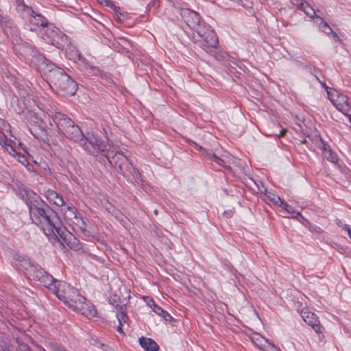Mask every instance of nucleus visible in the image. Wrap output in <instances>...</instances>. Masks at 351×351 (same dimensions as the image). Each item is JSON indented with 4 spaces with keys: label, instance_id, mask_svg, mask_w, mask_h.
Listing matches in <instances>:
<instances>
[{
    "label": "nucleus",
    "instance_id": "nucleus-1",
    "mask_svg": "<svg viewBox=\"0 0 351 351\" xmlns=\"http://www.w3.org/2000/svg\"><path fill=\"white\" fill-rule=\"evenodd\" d=\"M25 202L32 221L40 227L46 236L58 239L56 234H60L61 223L56 213L33 191L27 193Z\"/></svg>",
    "mask_w": 351,
    "mask_h": 351
},
{
    "label": "nucleus",
    "instance_id": "nucleus-2",
    "mask_svg": "<svg viewBox=\"0 0 351 351\" xmlns=\"http://www.w3.org/2000/svg\"><path fill=\"white\" fill-rule=\"evenodd\" d=\"M51 291L69 308L87 317H93L97 311L95 306L82 295L77 289L65 282L60 281L57 287H50Z\"/></svg>",
    "mask_w": 351,
    "mask_h": 351
},
{
    "label": "nucleus",
    "instance_id": "nucleus-3",
    "mask_svg": "<svg viewBox=\"0 0 351 351\" xmlns=\"http://www.w3.org/2000/svg\"><path fill=\"white\" fill-rule=\"evenodd\" d=\"M64 135L67 138L78 143L80 146L90 153H94L96 149L105 151L106 149V143L93 134H87V136H85L80 127L75 123L66 128Z\"/></svg>",
    "mask_w": 351,
    "mask_h": 351
},
{
    "label": "nucleus",
    "instance_id": "nucleus-4",
    "mask_svg": "<svg viewBox=\"0 0 351 351\" xmlns=\"http://www.w3.org/2000/svg\"><path fill=\"white\" fill-rule=\"evenodd\" d=\"M106 145V157L109 162L114 167L116 170L121 173L124 177L130 179H137L138 172L132 166L128 158L121 152L112 147L109 144Z\"/></svg>",
    "mask_w": 351,
    "mask_h": 351
},
{
    "label": "nucleus",
    "instance_id": "nucleus-5",
    "mask_svg": "<svg viewBox=\"0 0 351 351\" xmlns=\"http://www.w3.org/2000/svg\"><path fill=\"white\" fill-rule=\"evenodd\" d=\"M49 77L60 94L73 95L77 89V83L60 68L50 70Z\"/></svg>",
    "mask_w": 351,
    "mask_h": 351
},
{
    "label": "nucleus",
    "instance_id": "nucleus-6",
    "mask_svg": "<svg viewBox=\"0 0 351 351\" xmlns=\"http://www.w3.org/2000/svg\"><path fill=\"white\" fill-rule=\"evenodd\" d=\"M42 38L47 43L58 49H64L68 45V37L52 24L47 25L42 30Z\"/></svg>",
    "mask_w": 351,
    "mask_h": 351
},
{
    "label": "nucleus",
    "instance_id": "nucleus-7",
    "mask_svg": "<svg viewBox=\"0 0 351 351\" xmlns=\"http://www.w3.org/2000/svg\"><path fill=\"white\" fill-rule=\"evenodd\" d=\"M17 9L23 11L25 16L29 17V23L32 31L36 30L37 27H41V30L48 25L47 20L42 15L36 14L31 8L25 5L23 1L17 0Z\"/></svg>",
    "mask_w": 351,
    "mask_h": 351
},
{
    "label": "nucleus",
    "instance_id": "nucleus-8",
    "mask_svg": "<svg viewBox=\"0 0 351 351\" xmlns=\"http://www.w3.org/2000/svg\"><path fill=\"white\" fill-rule=\"evenodd\" d=\"M328 98L335 108L345 115L351 114V102L347 95L340 93L336 90L327 89Z\"/></svg>",
    "mask_w": 351,
    "mask_h": 351
},
{
    "label": "nucleus",
    "instance_id": "nucleus-9",
    "mask_svg": "<svg viewBox=\"0 0 351 351\" xmlns=\"http://www.w3.org/2000/svg\"><path fill=\"white\" fill-rule=\"evenodd\" d=\"M198 35L203 39L202 48L207 52H210L212 48H216L218 39L215 32L210 27L203 25L197 31Z\"/></svg>",
    "mask_w": 351,
    "mask_h": 351
},
{
    "label": "nucleus",
    "instance_id": "nucleus-10",
    "mask_svg": "<svg viewBox=\"0 0 351 351\" xmlns=\"http://www.w3.org/2000/svg\"><path fill=\"white\" fill-rule=\"evenodd\" d=\"M180 15L186 24L192 29L197 31L202 25L199 14L187 8L180 9Z\"/></svg>",
    "mask_w": 351,
    "mask_h": 351
},
{
    "label": "nucleus",
    "instance_id": "nucleus-11",
    "mask_svg": "<svg viewBox=\"0 0 351 351\" xmlns=\"http://www.w3.org/2000/svg\"><path fill=\"white\" fill-rule=\"evenodd\" d=\"M52 120L56 125L58 131L62 132L63 134H64L66 128H69L74 123V121L68 116L61 112H56L52 116Z\"/></svg>",
    "mask_w": 351,
    "mask_h": 351
},
{
    "label": "nucleus",
    "instance_id": "nucleus-12",
    "mask_svg": "<svg viewBox=\"0 0 351 351\" xmlns=\"http://www.w3.org/2000/svg\"><path fill=\"white\" fill-rule=\"evenodd\" d=\"M301 316L304 321L311 326L317 333L322 332V327L319 324V321L317 315L308 310H302Z\"/></svg>",
    "mask_w": 351,
    "mask_h": 351
},
{
    "label": "nucleus",
    "instance_id": "nucleus-13",
    "mask_svg": "<svg viewBox=\"0 0 351 351\" xmlns=\"http://www.w3.org/2000/svg\"><path fill=\"white\" fill-rule=\"evenodd\" d=\"M63 239L65 244L71 250L74 251H80L82 250V244L80 241L71 233L68 232L62 237V231H60L59 234Z\"/></svg>",
    "mask_w": 351,
    "mask_h": 351
},
{
    "label": "nucleus",
    "instance_id": "nucleus-14",
    "mask_svg": "<svg viewBox=\"0 0 351 351\" xmlns=\"http://www.w3.org/2000/svg\"><path fill=\"white\" fill-rule=\"evenodd\" d=\"M14 265L19 271H25L26 275L28 276L31 271V267H34L35 265L27 258L16 256L14 259Z\"/></svg>",
    "mask_w": 351,
    "mask_h": 351
},
{
    "label": "nucleus",
    "instance_id": "nucleus-15",
    "mask_svg": "<svg viewBox=\"0 0 351 351\" xmlns=\"http://www.w3.org/2000/svg\"><path fill=\"white\" fill-rule=\"evenodd\" d=\"M45 197L50 204L57 206H63L65 204L62 196L53 190H47L45 191Z\"/></svg>",
    "mask_w": 351,
    "mask_h": 351
},
{
    "label": "nucleus",
    "instance_id": "nucleus-16",
    "mask_svg": "<svg viewBox=\"0 0 351 351\" xmlns=\"http://www.w3.org/2000/svg\"><path fill=\"white\" fill-rule=\"evenodd\" d=\"M251 339L254 345L260 349H266L269 348L271 350L274 351L275 347L274 345L270 344L268 341L263 336L258 333H254L251 337Z\"/></svg>",
    "mask_w": 351,
    "mask_h": 351
},
{
    "label": "nucleus",
    "instance_id": "nucleus-17",
    "mask_svg": "<svg viewBox=\"0 0 351 351\" xmlns=\"http://www.w3.org/2000/svg\"><path fill=\"white\" fill-rule=\"evenodd\" d=\"M61 212L66 223L69 224L71 220L77 214V209L71 204H64L62 206Z\"/></svg>",
    "mask_w": 351,
    "mask_h": 351
},
{
    "label": "nucleus",
    "instance_id": "nucleus-18",
    "mask_svg": "<svg viewBox=\"0 0 351 351\" xmlns=\"http://www.w3.org/2000/svg\"><path fill=\"white\" fill-rule=\"evenodd\" d=\"M68 225L72 226L74 230L80 231L81 232H84L86 230V224L85 221L78 214H77L72 220H71Z\"/></svg>",
    "mask_w": 351,
    "mask_h": 351
},
{
    "label": "nucleus",
    "instance_id": "nucleus-19",
    "mask_svg": "<svg viewBox=\"0 0 351 351\" xmlns=\"http://www.w3.org/2000/svg\"><path fill=\"white\" fill-rule=\"evenodd\" d=\"M141 346L146 351H158V345L152 339L142 337L138 340Z\"/></svg>",
    "mask_w": 351,
    "mask_h": 351
},
{
    "label": "nucleus",
    "instance_id": "nucleus-20",
    "mask_svg": "<svg viewBox=\"0 0 351 351\" xmlns=\"http://www.w3.org/2000/svg\"><path fill=\"white\" fill-rule=\"evenodd\" d=\"M147 304L152 308L155 313L162 316L166 321H170L171 319V316L167 311L158 306L153 300L149 299Z\"/></svg>",
    "mask_w": 351,
    "mask_h": 351
},
{
    "label": "nucleus",
    "instance_id": "nucleus-21",
    "mask_svg": "<svg viewBox=\"0 0 351 351\" xmlns=\"http://www.w3.org/2000/svg\"><path fill=\"white\" fill-rule=\"evenodd\" d=\"M117 318L119 321V325L117 326V331L119 332L120 333H123V330L128 329L129 327L128 317L124 312L120 311V312L117 313Z\"/></svg>",
    "mask_w": 351,
    "mask_h": 351
},
{
    "label": "nucleus",
    "instance_id": "nucleus-22",
    "mask_svg": "<svg viewBox=\"0 0 351 351\" xmlns=\"http://www.w3.org/2000/svg\"><path fill=\"white\" fill-rule=\"evenodd\" d=\"M322 146L321 149L322 150L323 156L328 161L336 163L338 161L337 156L331 150L327 144L324 143H322Z\"/></svg>",
    "mask_w": 351,
    "mask_h": 351
},
{
    "label": "nucleus",
    "instance_id": "nucleus-23",
    "mask_svg": "<svg viewBox=\"0 0 351 351\" xmlns=\"http://www.w3.org/2000/svg\"><path fill=\"white\" fill-rule=\"evenodd\" d=\"M38 282L51 291L50 287H57L58 282L60 281L56 280L51 275L45 271Z\"/></svg>",
    "mask_w": 351,
    "mask_h": 351
},
{
    "label": "nucleus",
    "instance_id": "nucleus-24",
    "mask_svg": "<svg viewBox=\"0 0 351 351\" xmlns=\"http://www.w3.org/2000/svg\"><path fill=\"white\" fill-rule=\"evenodd\" d=\"M66 53L70 59L73 61L80 60L84 64H87V60L83 58L80 52L73 47L69 46L68 49H66Z\"/></svg>",
    "mask_w": 351,
    "mask_h": 351
},
{
    "label": "nucleus",
    "instance_id": "nucleus-25",
    "mask_svg": "<svg viewBox=\"0 0 351 351\" xmlns=\"http://www.w3.org/2000/svg\"><path fill=\"white\" fill-rule=\"evenodd\" d=\"M45 273V271L43 269L40 267L38 265H35L34 267H31V271L28 274L27 277L29 279L39 281Z\"/></svg>",
    "mask_w": 351,
    "mask_h": 351
},
{
    "label": "nucleus",
    "instance_id": "nucleus-26",
    "mask_svg": "<svg viewBox=\"0 0 351 351\" xmlns=\"http://www.w3.org/2000/svg\"><path fill=\"white\" fill-rule=\"evenodd\" d=\"M300 10H302L307 16L313 17L315 14L314 9L304 1L302 2V5H300L298 8Z\"/></svg>",
    "mask_w": 351,
    "mask_h": 351
},
{
    "label": "nucleus",
    "instance_id": "nucleus-27",
    "mask_svg": "<svg viewBox=\"0 0 351 351\" xmlns=\"http://www.w3.org/2000/svg\"><path fill=\"white\" fill-rule=\"evenodd\" d=\"M319 27L322 29V31L326 33V34H332L335 38H338V36L337 35V34L332 31V29L330 28V27L328 25L327 23L322 21V23L319 25Z\"/></svg>",
    "mask_w": 351,
    "mask_h": 351
},
{
    "label": "nucleus",
    "instance_id": "nucleus-28",
    "mask_svg": "<svg viewBox=\"0 0 351 351\" xmlns=\"http://www.w3.org/2000/svg\"><path fill=\"white\" fill-rule=\"evenodd\" d=\"M210 158L215 161L217 164L221 167H226V164L223 160L217 156L215 154H211Z\"/></svg>",
    "mask_w": 351,
    "mask_h": 351
},
{
    "label": "nucleus",
    "instance_id": "nucleus-29",
    "mask_svg": "<svg viewBox=\"0 0 351 351\" xmlns=\"http://www.w3.org/2000/svg\"><path fill=\"white\" fill-rule=\"evenodd\" d=\"M86 66L88 67V69L90 70L89 73L93 74V75H98L100 72L99 69L97 66L90 65L88 62H87V64H85Z\"/></svg>",
    "mask_w": 351,
    "mask_h": 351
},
{
    "label": "nucleus",
    "instance_id": "nucleus-30",
    "mask_svg": "<svg viewBox=\"0 0 351 351\" xmlns=\"http://www.w3.org/2000/svg\"><path fill=\"white\" fill-rule=\"evenodd\" d=\"M285 132H286L285 129H281L280 130H279L278 132H271L267 134L266 135L270 136L281 137V136H284Z\"/></svg>",
    "mask_w": 351,
    "mask_h": 351
},
{
    "label": "nucleus",
    "instance_id": "nucleus-31",
    "mask_svg": "<svg viewBox=\"0 0 351 351\" xmlns=\"http://www.w3.org/2000/svg\"><path fill=\"white\" fill-rule=\"evenodd\" d=\"M16 341L21 351H32L30 348L25 343L21 342L18 339H16Z\"/></svg>",
    "mask_w": 351,
    "mask_h": 351
},
{
    "label": "nucleus",
    "instance_id": "nucleus-32",
    "mask_svg": "<svg viewBox=\"0 0 351 351\" xmlns=\"http://www.w3.org/2000/svg\"><path fill=\"white\" fill-rule=\"evenodd\" d=\"M97 1L101 5H106L109 6L114 10L117 8L116 5L112 2H111L108 0H97Z\"/></svg>",
    "mask_w": 351,
    "mask_h": 351
},
{
    "label": "nucleus",
    "instance_id": "nucleus-33",
    "mask_svg": "<svg viewBox=\"0 0 351 351\" xmlns=\"http://www.w3.org/2000/svg\"><path fill=\"white\" fill-rule=\"evenodd\" d=\"M276 204L279 206L283 208L285 210H286V208L289 206V204L284 202L282 199H281L280 197H277V201L276 202Z\"/></svg>",
    "mask_w": 351,
    "mask_h": 351
},
{
    "label": "nucleus",
    "instance_id": "nucleus-34",
    "mask_svg": "<svg viewBox=\"0 0 351 351\" xmlns=\"http://www.w3.org/2000/svg\"><path fill=\"white\" fill-rule=\"evenodd\" d=\"M286 210L288 213H291V214H295V215H296V216H295V217H294L295 218H297L298 216H300V213H298V212H296V211L293 209V208L291 206H290V205H289V206H287V208H286V210Z\"/></svg>",
    "mask_w": 351,
    "mask_h": 351
},
{
    "label": "nucleus",
    "instance_id": "nucleus-35",
    "mask_svg": "<svg viewBox=\"0 0 351 351\" xmlns=\"http://www.w3.org/2000/svg\"><path fill=\"white\" fill-rule=\"evenodd\" d=\"M50 347L51 351H65V350L62 346L57 344H51Z\"/></svg>",
    "mask_w": 351,
    "mask_h": 351
},
{
    "label": "nucleus",
    "instance_id": "nucleus-36",
    "mask_svg": "<svg viewBox=\"0 0 351 351\" xmlns=\"http://www.w3.org/2000/svg\"><path fill=\"white\" fill-rule=\"evenodd\" d=\"M6 140H7V138H6L5 135L3 132H0V144L5 145Z\"/></svg>",
    "mask_w": 351,
    "mask_h": 351
},
{
    "label": "nucleus",
    "instance_id": "nucleus-37",
    "mask_svg": "<svg viewBox=\"0 0 351 351\" xmlns=\"http://www.w3.org/2000/svg\"><path fill=\"white\" fill-rule=\"evenodd\" d=\"M342 228L348 232V235L351 239V227L347 224H344L342 226Z\"/></svg>",
    "mask_w": 351,
    "mask_h": 351
},
{
    "label": "nucleus",
    "instance_id": "nucleus-38",
    "mask_svg": "<svg viewBox=\"0 0 351 351\" xmlns=\"http://www.w3.org/2000/svg\"><path fill=\"white\" fill-rule=\"evenodd\" d=\"M290 1L293 5H296L298 8L300 5H302V2L304 0H290Z\"/></svg>",
    "mask_w": 351,
    "mask_h": 351
},
{
    "label": "nucleus",
    "instance_id": "nucleus-39",
    "mask_svg": "<svg viewBox=\"0 0 351 351\" xmlns=\"http://www.w3.org/2000/svg\"><path fill=\"white\" fill-rule=\"evenodd\" d=\"M3 351H15V349L13 346L5 345L3 347Z\"/></svg>",
    "mask_w": 351,
    "mask_h": 351
},
{
    "label": "nucleus",
    "instance_id": "nucleus-40",
    "mask_svg": "<svg viewBox=\"0 0 351 351\" xmlns=\"http://www.w3.org/2000/svg\"><path fill=\"white\" fill-rule=\"evenodd\" d=\"M195 146L197 149H202V147L201 146H199L198 145H197L196 143H195Z\"/></svg>",
    "mask_w": 351,
    "mask_h": 351
},
{
    "label": "nucleus",
    "instance_id": "nucleus-41",
    "mask_svg": "<svg viewBox=\"0 0 351 351\" xmlns=\"http://www.w3.org/2000/svg\"><path fill=\"white\" fill-rule=\"evenodd\" d=\"M272 125H273L274 128H278V125H276V123H272Z\"/></svg>",
    "mask_w": 351,
    "mask_h": 351
},
{
    "label": "nucleus",
    "instance_id": "nucleus-42",
    "mask_svg": "<svg viewBox=\"0 0 351 351\" xmlns=\"http://www.w3.org/2000/svg\"><path fill=\"white\" fill-rule=\"evenodd\" d=\"M277 197H278V196H276V197H274V198H273V201H274L275 203H276V202L277 201Z\"/></svg>",
    "mask_w": 351,
    "mask_h": 351
},
{
    "label": "nucleus",
    "instance_id": "nucleus-43",
    "mask_svg": "<svg viewBox=\"0 0 351 351\" xmlns=\"http://www.w3.org/2000/svg\"><path fill=\"white\" fill-rule=\"evenodd\" d=\"M101 346L102 348H106V346L104 344H103V343H101ZM103 350H105V348H103Z\"/></svg>",
    "mask_w": 351,
    "mask_h": 351
},
{
    "label": "nucleus",
    "instance_id": "nucleus-44",
    "mask_svg": "<svg viewBox=\"0 0 351 351\" xmlns=\"http://www.w3.org/2000/svg\"><path fill=\"white\" fill-rule=\"evenodd\" d=\"M337 225H339V226H341V221L340 220H338V222L337 223Z\"/></svg>",
    "mask_w": 351,
    "mask_h": 351
},
{
    "label": "nucleus",
    "instance_id": "nucleus-45",
    "mask_svg": "<svg viewBox=\"0 0 351 351\" xmlns=\"http://www.w3.org/2000/svg\"><path fill=\"white\" fill-rule=\"evenodd\" d=\"M347 117H349L350 121L351 122V114L350 115H346Z\"/></svg>",
    "mask_w": 351,
    "mask_h": 351
},
{
    "label": "nucleus",
    "instance_id": "nucleus-46",
    "mask_svg": "<svg viewBox=\"0 0 351 351\" xmlns=\"http://www.w3.org/2000/svg\"><path fill=\"white\" fill-rule=\"evenodd\" d=\"M154 213H155L156 215H157V214H158V210H154Z\"/></svg>",
    "mask_w": 351,
    "mask_h": 351
},
{
    "label": "nucleus",
    "instance_id": "nucleus-47",
    "mask_svg": "<svg viewBox=\"0 0 351 351\" xmlns=\"http://www.w3.org/2000/svg\"><path fill=\"white\" fill-rule=\"evenodd\" d=\"M322 84L323 86H326V84H323V83H322Z\"/></svg>",
    "mask_w": 351,
    "mask_h": 351
}]
</instances>
